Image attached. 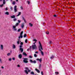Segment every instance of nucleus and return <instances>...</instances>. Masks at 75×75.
Masks as SVG:
<instances>
[{
    "mask_svg": "<svg viewBox=\"0 0 75 75\" xmlns=\"http://www.w3.org/2000/svg\"><path fill=\"white\" fill-rule=\"evenodd\" d=\"M11 55V53H8L7 54V56H10Z\"/></svg>",
    "mask_w": 75,
    "mask_h": 75,
    "instance_id": "nucleus-26",
    "label": "nucleus"
},
{
    "mask_svg": "<svg viewBox=\"0 0 75 75\" xmlns=\"http://www.w3.org/2000/svg\"><path fill=\"white\" fill-rule=\"evenodd\" d=\"M20 40H18L17 42L18 44H20Z\"/></svg>",
    "mask_w": 75,
    "mask_h": 75,
    "instance_id": "nucleus-23",
    "label": "nucleus"
},
{
    "mask_svg": "<svg viewBox=\"0 0 75 75\" xmlns=\"http://www.w3.org/2000/svg\"><path fill=\"white\" fill-rule=\"evenodd\" d=\"M26 36H27V34H25L24 35L23 37H24V38H25V37H26Z\"/></svg>",
    "mask_w": 75,
    "mask_h": 75,
    "instance_id": "nucleus-27",
    "label": "nucleus"
},
{
    "mask_svg": "<svg viewBox=\"0 0 75 75\" xmlns=\"http://www.w3.org/2000/svg\"><path fill=\"white\" fill-rule=\"evenodd\" d=\"M41 64H39V68H41Z\"/></svg>",
    "mask_w": 75,
    "mask_h": 75,
    "instance_id": "nucleus-32",
    "label": "nucleus"
},
{
    "mask_svg": "<svg viewBox=\"0 0 75 75\" xmlns=\"http://www.w3.org/2000/svg\"><path fill=\"white\" fill-rule=\"evenodd\" d=\"M3 3L4 4L6 3V2L5 1V0H3Z\"/></svg>",
    "mask_w": 75,
    "mask_h": 75,
    "instance_id": "nucleus-25",
    "label": "nucleus"
},
{
    "mask_svg": "<svg viewBox=\"0 0 75 75\" xmlns=\"http://www.w3.org/2000/svg\"><path fill=\"white\" fill-rule=\"evenodd\" d=\"M34 56L35 57H37V54H34Z\"/></svg>",
    "mask_w": 75,
    "mask_h": 75,
    "instance_id": "nucleus-30",
    "label": "nucleus"
},
{
    "mask_svg": "<svg viewBox=\"0 0 75 75\" xmlns=\"http://www.w3.org/2000/svg\"><path fill=\"white\" fill-rule=\"evenodd\" d=\"M16 45H14V44H13V49H15V48H16Z\"/></svg>",
    "mask_w": 75,
    "mask_h": 75,
    "instance_id": "nucleus-16",
    "label": "nucleus"
},
{
    "mask_svg": "<svg viewBox=\"0 0 75 75\" xmlns=\"http://www.w3.org/2000/svg\"><path fill=\"white\" fill-rule=\"evenodd\" d=\"M37 61H40V62H41V61H42V59L40 58V59H37Z\"/></svg>",
    "mask_w": 75,
    "mask_h": 75,
    "instance_id": "nucleus-8",
    "label": "nucleus"
},
{
    "mask_svg": "<svg viewBox=\"0 0 75 75\" xmlns=\"http://www.w3.org/2000/svg\"><path fill=\"white\" fill-rule=\"evenodd\" d=\"M30 61L31 62V63H34V64L36 63V62H37L35 60H34L33 61V60L32 59H30Z\"/></svg>",
    "mask_w": 75,
    "mask_h": 75,
    "instance_id": "nucleus-5",
    "label": "nucleus"
},
{
    "mask_svg": "<svg viewBox=\"0 0 75 75\" xmlns=\"http://www.w3.org/2000/svg\"><path fill=\"white\" fill-rule=\"evenodd\" d=\"M23 62L25 63H27L28 62V59L27 58H23Z\"/></svg>",
    "mask_w": 75,
    "mask_h": 75,
    "instance_id": "nucleus-3",
    "label": "nucleus"
},
{
    "mask_svg": "<svg viewBox=\"0 0 75 75\" xmlns=\"http://www.w3.org/2000/svg\"><path fill=\"white\" fill-rule=\"evenodd\" d=\"M16 1L18 2V0H16Z\"/></svg>",
    "mask_w": 75,
    "mask_h": 75,
    "instance_id": "nucleus-60",
    "label": "nucleus"
},
{
    "mask_svg": "<svg viewBox=\"0 0 75 75\" xmlns=\"http://www.w3.org/2000/svg\"><path fill=\"white\" fill-rule=\"evenodd\" d=\"M46 33L47 34H49V32L48 31H47Z\"/></svg>",
    "mask_w": 75,
    "mask_h": 75,
    "instance_id": "nucleus-41",
    "label": "nucleus"
},
{
    "mask_svg": "<svg viewBox=\"0 0 75 75\" xmlns=\"http://www.w3.org/2000/svg\"><path fill=\"white\" fill-rule=\"evenodd\" d=\"M23 31H22V32H21L20 35V36L19 37V38L20 39V38H23Z\"/></svg>",
    "mask_w": 75,
    "mask_h": 75,
    "instance_id": "nucleus-4",
    "label": "nucleus"
},
{
    "mask_svg": "<svg viewBox=\"0 0 75 75\" xmlns=\"http://www.w3.org/2000/svg\"><path fill=\"white\" fill-rule=\"evenodd\" d=\"M54 57V56H52L50 58L51 59H53Z\"/></svg>",
    "mask_w": 75,
    "mask_h": 75,
    "instance_id": "nucleus-28",
    "label": "nucleus"
},
{
    "mask_svg": "<svg viewBox=\"0 0 75 75\" xmlns=\"http://www.w3.org/2000/svg\"><path fill=\"white\" fill-rule=\"evenodd\" d=\"M1 50H3V45H1Z\"/></svg>",
    "mask_w": 75,
    "mask_h": 75,
    "instance_id": "nucleus-11",
    "label": "nucleus"
},
{
    "mask_svg": "<svg viewBox=\"0 0 75 75\" xmlns=\"http://www.w3.org/2000/svg\"><path fill=\"white\" fill-rule=\"evenodd\" d=\"M30 48H31V46L30 47Z\"/></svg>",
    "mask_w": 75,
    "mask_h": 75,
    "instance_id": "nucleus-64",
    "label": "nucleus"
},
{
    "mask_svg": "<svg viewBox=\"0 0 75 75\" xmlns=\"http://www.w3.org/2000/svg\"><path fill=\"white\" fill-rule=\"evenodd\" d=\"M35 53L36 54H38V51H37V52H35Z\"/></svg>",
    "mask_w": 75,
    "mask_h": 75,
    "instance_id": "nucleus-48",
    "label": "nucleus"
},
{
    "mask_svg": "<svg viewBox=\"0 0 75 75\" xmlns=\"http://www.w3.org/2000/svg\"><path fill=\"white\" fill-rule=\"evenodd\" d=\"M8 60L9 61H11V58H9L8 59Z\"/></svg>",
    "mask_w": 75,
    "mask_h": 75,
    "instance_id": "nucleus-36",
    "label": "nucleus"
},
{
    "mask_svg": "<svg viewBox=\"0 0 75 75\" xmlns=\"http://www.w3.org/2000/svg\"><path fill=\"white\" fill-rule=\"evenodd\" d=\"M17 20V19H16V18H15V19H13V21H16Z\"/></svg>",
    "mask_w": 75,
    "mask_h": 75,
    "instance_id": "nucleus-35",
    "label": "nucleus"
},
{
    "mask_svg": "<svg viewBox=\"0 0 75 75\" xmlns=\"http://www.w3.org/2000/svg\"><path fill=\"white\" fill-rule=\"evenodd\" d=\"M23 42H21V45H23Z\"/></svg>",
    "mask_w": 75,
    "mask_h": 75,
    "instance_id": "nucleus-49",
    "label": "nucleus"
},
{
    "mask_svg": "<svg viewBox=\"0 0 75 75\" xmlns=\"http://www.w3.org/2000/svg\"><path fill=\"white\" fill-rule=\"evenodd\" d=\"M0 62H1V59L0 58Z\"/></svg>",
    "mask_w": 75,
    "mask_h": 75,
    "instance_id": "nucleus-57",
    "label": "nucleus"
},
{
    "mask_svg": "<svg viewBox=\"0 0 75 75\" xmlns=\"http://www.w3.org/2000/svg\"><path fill=\"white\" fill-rule=\"evenodd\" d=\"M51 43H52V41H50V44H51Z\"/></svg>",
    "mask_w": 75,
    "mask_h": 75,
    "instance_id": "nucleus-53",
    "label": "nucleus"
},
{
    "mask_svg": "<svg viewBox=\"0 0 75 75\" xmlns=\"http://www.w3.org/2000/svg\"><path fill=\"white\" fill-rule=\"evenodd\" d=\"M23 20L25 22V19H24V18L23 17Z\"/></svg>",
    "mask_w": 75,
    "mask_h": 75,
    "instance_id": "nucleus-38",
    "label": "nucleus"
},
{
    "mask_svg": "<svg viewBox=\"0 0 75 75\" xmlns=\"http://www.w3.org/2000/svg\"><path fill=\"white\" fill-rule=\"evenodd\" d=\"M21 29H19L18 30V32H20V31H21Z\"/></svg>",
    "mask_w": 75,
    "mask_h": 75,
    "instance_id": "nucleus-33",
    "label": "nucleus"
},
{
    "mask_svg": "<svg viewBox=\"0 0 75 75\" xmlns=\"http://www.w3.org/2000/svg\"><path fill=\"white\" fill-rule=\"evenodd\" d=\"M32 48L33 50H36V49H37V46L36 45H32Z\"/></svg>",
    "mask_w": 75,
    "mask_h": 75,
    "instance_id": "nucleus-2",
    "label": "nucleus"
},
{
    "mask_svg": "<svg viewBox=\"0 0 75 75\" xmlns=\"http://www.w3.org/2000/svg\"><path fill=\"white\" fill-rule=\"evenodd\" d=\"M2 1V0H0V1Z\"/></svg>",
    "mask_w": 75,
    "mask_h": 75,
    "instance_id": "nucleus-61",
    "label": "nucleus"
},
{
    "mask_svg": "<svg viewBox=\"0 0 75 75\" xmlns=\"http://www.w3.org/2000/svg\"><path fill=\"white\" fill-rule=\"evenodd\" d=\"M18 22L19 23H20L21 22V21H20V20H18Z\"/></svg>",
    "mask_w": 75,
    "mask_h": 75,
    "instance_id": "nucleus-40",
    "label": "nucleus"
},
{
    "mask_svg": "<svg viewBox=\"0 0 75 75\" xmlns=\"http://www.w3.org/2000/svg\"><path fill=\"white\" fill-rule=\"evenodd\" d=\"M33 44H34V45H35V43L34 42Z\"/></svg>",
    "mask_w": 75,
    "mask_h": 75,
    "instance_id": "nucleus-59",
    "label": "nucleus"
},
{
    "mask_svg": "<svg viewBox=\"0 0 75 75\" xmlns=\"http://www.w3.org/2000/svg\"><path fill=\"white\" fill-rule=\"evenodd\" d=\"M11 18H14L16 17V16H15V15H13L12 16H11Z\"/></svg>",
    "mask_w": 75,
    "mask_h": 75,
    "instance_id": "nucleus-14",
    "label": "nucleus"
},
{
    "mask_svg": "<svg viewBox=\"0 0 75 75\" xmlns=\"http://www.w3.org/2000/svg\"><path fill=\"white\" fill-rule=\"evenodd\" d=\"M55 73L56 75L58 74V72H55Z\"/></svg>",
    "mask_w": 75,
    "mask_h": 75,
    "instance_id": "nucleus-42",
    "label": "nucleus"
},
{
    "mask_svg": "<svg viewBox=\"0 0 75 75\" xmlns=\"http://www.w3.org/2000/svg\"><path fill=\"white\" fill-rule=\"evenodd\" d=\"M19 49L21 51V52H23V48H20Z\"/></svg>",
    "mask_w": 75,
    "mask_h": 75,
    "instance_id": "nucleus-13",
    "label": "nucleus"
},
{
    "mask_svg": "<svg viewBox=\"0 0 75 75\" xmlns=\"http://www.w3.org/2000/svg\"><path fill=\"white\" fill-rule=\"evenodd\" d=\"M19 24L18 23H17L16 25V26H17V25H18Z\"/></svg>",
    "mask_w": 75,
    "mask_h": 75,
    "instance_id": "nucleus-31",
    "label": "nucleus"
},
{
    "mask_svg": "<svg viewBox=\"0 0 75 75\" xmlns=\"http://www.w3.org/2000/svg\"><path fill=\"white\" fill-rule=\"evenodd\" d=\"M23 54L24 55H25V56H27V54L25 52H23Z\"/></svg>",
    "mask_w": 75,
    "mask_h": 75,
    "instance_id": "nucleus-17",
    "label": "nucleus"
},
{
    "mask_svg": "<svg viewBox=\"0 0 75 75\" xmlns=\"http://www.w3.org/2000/svg\"><path fill=\"white\" fill-rule=\"evenodd\" d=\"M25 72L27 74H28V71H27V70H25Z\"/></svg>",
    "mask_w": 75,
    "mask_h": 75,
    "instance_id": "nucleus-19",
    "label": "nucleus"
},
{
    "mask_svg": "<svg viewBox=\"0 0 75 75\" xmlns=\"http://www.w3.org/2000/svg\"><path fill=\"white\" fill-rule=\"evenodd\" d=\"M24 23H22L21 25V27H22V28H23V29L24 28Z\"/></svg>",
    "mask_w": 75,
    "mask_h": 75,
    "instance_id": "nucleus-9",
    "label": "nucleus"
},
{
    "mask_svg": "<svg viewBox=\"0 0 75 75\" xmlns=\"http://www.w3.org/2000/svg\"><path fill=\"white\" fill-rule=\"evenodd\" d=\"M25 42L26 43H27V39H26L25 40Z\"/></svg>",
    "mask_w": 75,
    "mask_h": 75,
    "instance_id": "nucleus-44",
    "label": "nucleus"
},
{
    "mask_svg": "<svg viewBox=\"0 0 75 75\" xmlns=\"http://www.w3.org/2000/svg\"><path fill=\"white\" fill-rule=\"evenodd\" d=\"M39 51H40L42 55L43 56H44V52H42V50H43V49H42V45L41 44V42L40 41L39 42Z\"/></svg>",
    "mask_w": 75,
    "mask_h": 75,
    "instance_id": "nucleus-1",
    "label": "nucleus"
},
{
    "mask_svg": "<svg viewBox=\"0 0 75 75\" xmlns=\"http://www.w3.org/2000/svg\"><path fill=\"white\" fill-rule=\"evenodd\" d=\"M17 67H20V65L18 64L17 65Z\"/></svg>",
    "mask_w": 75,
    "mask_h": 75,
    "instance_id": "nucleus-46",
    "label": "nucleus"
},
{
    "mask_svg": "<svg viewBox=\"0 0 75 75\" xmlns=\"http://www.w3.org/2000/svg\"><path fill=\"white\" fill-rule=\"evenodd\" d=\"M4 5L3 4H2V5H0V7H3V6Z\"/></svg>",
    "mask_w": 75,
    "mask_h": 75,
    "instance_id": "nucleus-37",
    "label": "nucleus"
},
{
    "mask_svg": "<svg viewBox=\"0 0 75 75\" xmlns=\"http://www.w3.org/2000/svg\"><path fill=\"white\" fill-rule=\"evenodd\" d=\"M29 69H28V67H25V69H26V70H28Z\"/></svg>",
    "mask_w": 75,
    "mask_h": 75,
    "instance_id": "nucleus-34",
    "label": "nucleus"
},
{
    "mask_svg": "<svg viewBox=\"0 0 75 75\" xmlns=\"http://www.w3.org/2000/svg\"><path fill=\"white\" fill-rule=\"evenodd\" d=\"M54 17H57V16H56V15H54Z\"/></svg>",
    "mask_w": 75,
    "mask_h": 75,
    "instance_id": "nucleus-54",
    "label": "nucleus"
},
{
    "mask_svg": "<svg viewBox=\"0 0 75 75\" xmlns=\"http://www.w3.org/2000/svg\"><path fill=\"white\" fill-rule=\"evenodd\" d=\"M41 74L42 75H43V72L42 71L41 72Z\"/></svg>",
    "mask_w": 75,
    "mask_h": 75,
    "instance_id": "nucleus-50",
    "label": "nucleus"
},
{
    "mask_svg": "<svg viewBox=\"0 0 75 75\" xmlns=\"http://www.w3.org/2000/svg\"><path fill=\"white\" fill-rule=\"evenodd\" d=\"M12 59H13V60H15V58H14V57L13 58H12Z\"/></svg>",
    "mask_w": 75,
    "mask_h": 75,
    "instance_id": "nucleus-47",
    "label": "nucleus"
},
{
    "mask_svg": "<svg viewBox=\"0 0 75 75\" xmlns=\"http://www.w3.org/2000/svg\"><path fill=\"white\" fill-rule=\"evenodd\" d=\"M28 72H30L31 71V70H29V69H28Z\"/></svg>",
    "mask_w": 75,
    "mask_h": 75,
    "instance_id": "nucleus-55",
    "label": "nucleus"
},
{
    "mask_svg": "<svg viewBox=\"0 0 75 75\" xmlns=\"http://www.w3.org/2000/svg\"><path fill=\"white\" fill-rule=\"evenodd\" d=\"M16 4V2L15 1H13L12 2V4L14 5Z\"/></svg>",
    "mask_w": 75,
    "mask_h": 75,
    "instance_id": "nucleus-22",
    "label": "nucleus"
},
{
    "mask_svg": "<svg viewBox=\"0 0 75 75\" xmlns=\"http://www.w3.org/2000/svg\"><path fill=\"white\" fill-rule=\"evenodd\" d=\"M1 68H2V69H4V67H3V66L1 67Z\"/></svg>",
    "mask_w": 75,
    "mask_h": 75,
    "instance_id": "nucleus-51",
    "label": "nucleus"
},
{
    "mask_svg": "<svg viewBox=\"0 0 75 75\" xmlns=\"http://www.w3.org/2000/svg\"><path fill=\"white\" fill-rule=\"evenodd\" d=\"M8 10V8L6 7V11H7V10Z\"/></svg>",
    "mask_w": 75,
    "mask_h": 75,
    "instance_id": "nucleus-43",
    "label": "nucleus"
},
{
    "mask_svg": "<svg viewBox=\"0 0 75 75\" xmlns=\"http://www.w3.org/2000/svg\"><path fill=\"white\" fill-rule=\"evenodd\" d=\"M33 25L32 24H31V23H29V25L30 26V27H33Z\"/></svg>",
    "mask_w": 75,
    "mask_h": 75,
    "instance_id": "nucleus-20",
    "label": "nucleus"
},
{
    "mask_svg": "<svg viewBox=\"0 0 75 75\" xmlns=\"http://www.w3.org/2000/svg\"><path fill=\"white\" fill-rule=\"evenodd\" d=\"M11 1H13V0H11Z\"/></svg>",
    "mask_w": 75,
    "mask_h": 75,
    "instance_id": "nucleus-62",
    "label": "nucleus"
},
{
    "mask_svg": "<svg viewBox=\"0 0 75 75\" xmlns=\"http://www.w3.org/2000/svg\"><path fill=\"white\" fill-rule=\"evenodd\" d=\"M21 12H19L17 16H20L21 15Z\"/></svg>",
    "mask_w": 75,
    "mask_h": 75,
    "instance_id": "nucleus-18",
    "label": "nucleus"
},
{
    "mask_svg": "<svg viewBox=\"0 0 75 75\" xmlns=\"http://www.w3.org/2000/svg\"><path fill=\"white\" fill-rule=\"evenodd\" d=\"M6 1H8V0H6Z\"/></svg>",
    "mask_w": 75,
    "mask_h": 75,
    "instance_id": "nucleus-63",
    "label": "nucleus"
},
{
    "mask_svg": "<svg viewBox=\"0 0 75 75\" xmlns=\"http://www.w3.org/2000/svg\"><path fill=\"white\" fill-rule=\"evenodd\" d=\"M30 74H31V75H34V72L33 71H32L30 73Z\"/></svg>",
    "mask_w": 75,
    "mask_h": 75,
    "instance_id": "nucleus-21",
    "label": "nucleus"
},
{
    "mask_svg": "<svg viewBox=\"0 0 75 75\" xmlns=\"http://www.w3.org/2000/svg\"><path fill=\"white\" fill-rule=\"evenodd\" d=\"M29 57L30 58H32V56H29Z\"/></svg>",
    "mask_w": 75,
    "mask_h": 75,
    "instance_id": "nucleus-45",
    "label": "nucleus"
},
{
    "mask_svg": "<svg viewBox=\"0 0 75 75\" xmlns=\"http://www.w3.org/2000/svg\"><path fill=\"white\" fill-rule=\"evenodd\" d=\"M27 2L28 4H29L30 3V1H28Z\"/></svg>",
    "mask_w": 75,
    "mask_h": 75,
    "instance_id": "nucleus-39",
    "label": "nucleus"
},
{
    "mask_svg": "<svg viewBox=\"0 0 75 75\" xmlns=\"http://www.w3.org/2000/svg\"><path fill=\"white\" fill-rule=\"evenodd\" d=\"M22 47V45H20V48H21V47Z\"/></svg>",
    "mask_w": 75,
    "mask_h": 75,
    "instance_id": "nucleus-56",
    "label": "nucleus"
},
{
    "mask_svg": "<svg viewBox=\"0 0 75 75\" xmlns=\"http://www.w3.org/2000/svg\"><path fill=\"white\" fill-rule=\"evenodd\" d=\"M35 71H37V72H38V73H40V70H38L37 69H35Z\"/></svg>",
    "mask_w": 75,
    "mask_h": 75,
    "instance_id": "nucleus-12",
    "label": "nucleus"
},
{
    "mask_svg": "<svg viewBox=\"0 0 75 75\" xmlns=\"http://www.w3.org/2000/svg\"><path fill=\"white\" fill-rule=\"evenodd\" d=\"M11 9L13 10V7H11Z\"/></svg>",
    "mask_w": 75,
    "mask_h": 75,
    "instance_id": "nucleus-52",
    "label": "nucleus"
},
{
    "mask_svg": "<svg viewBox=\"0 0 75 75\" xmlns=\"http://www.w3.org/2000/svg\"><path fill=\"white\" fill-rule=\"evenodd\" d=\"M18 57L19 58H20V59H21V58H22V55L21 54H20L18 55Z\"/></svg>",
    "mask_w": 75,
    "mask_h": 75,
    "instance_id": "nucleus-10",
    "label": "nucleus"
},
{
    "mask_svg": "<svg viewBox=\"0 0 75 75\" xmlns=\"http://www.w3.org/2000/svg\"><path fill=\"white\" fill-rule=\"evenodd\" d=\"M20 8H21V10H23V6H21L20 7Z\"/></svg>",
    "mask_w": 75,
    "mask_h": 75,
    "instance_id": "nucleus-29",
    "label": "nucleus"
},
{
    "mask_svg": "<svg viewBox=\"0 0 75 75\" xmlns=\"http://www.w3.org/2000/svg\"><path fill=\"white\" fill-rule=\"evenodd\" d=\"M14 10L15 11V12H17L18 11L17 9V6H15L14 7Z\"/></svg>",
    "mask_w": 75,
    "mask_h": 75,
    "instance_id": "nucleus-7",
    "label": "nucleus"
},
{
    "mask_svg": "<svg viewBox=\"0 0 75 75\" xmlns=\"http://www.w3.org/2000/svg\"><path fill=\"white\" fill-rule=\"evenodd\" d=\"M13 28L14 31H17V28H16V26L14 25L13 26Z\"/></svg>",
    "mask_w": 75,
    "mask_h": 75,
    "instance_id": "nucleus-6",
    "label": "nucleus"
},
{
    "mask_svg": "<svg viewBox=\"0 0 75 75\" xmlns=\"http://www.w3.org/2000/svg\"><path fill=\"white\" fill-rule=\"evenodd\" d=\"M5 14L6 15H9V12H6L5 13Z\"/></svg>",
    "mask_w": 75,
    "mask_h": 75,
    "instance_id": "nucleus-15",
    "label": "nucleus"
},
{
    "mask_svg": "<svg viewBox=\"0 0 75 75\" xmlns=\"http://www.w3.org/2000/svg\"><path fill=\"white\" fill-rule=\"evenodd\" d=\"M30 50V49H27V51H29V50Z\"/></svg>",
    "mask_w": 75,
    "mask_h": 75,
    "instance_id": "nucleus-58",
    "label": "nucleus"
},
{
    "mask_svg": "<svg viewBox=\"0 0 75 75\" xmlns=\"http://www.w3.org/2000/svg\"><path fill=\"white\" fill-rule=\"evenodd\" d=\"M33 41H35V43H36V42H37V40L36 39H34V40H33Z\"/></svg>",
    "mask_w": 75,
    "mask_h": 75,
    "instance_id": "nucleus-24",
    "label": "nucleus"
}]
</instances>
